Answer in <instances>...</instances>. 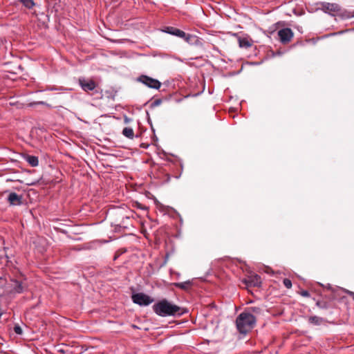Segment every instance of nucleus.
<instances>
[{
    "label": "nucleus",
    "instance_id": "1a4fd4ad",
    "mask_svg": "<svg viewBox=\"0 0 354 354\" xmlns=\"http://www.w3.org/2000/svg\"><path fill=\"white\" fill-rule=\"evenodd\" d=\"M8 201L11 205H19L21 203V196L15 192H11L8 196Z\"/></svg>",
    "mask_w": 354,
    "mask_h": 354
},
{
    "label": "nucleus",
    "instance_id": "5701e85b",
    "mask_svg": "<svg viewBox=\"0 0 354 354\" xmlns=\"http://www.w3.org/2000/svg\"><path fill=\"white\" fill-rule=\"evenodd\" d=\"M258 309L259 308H254V307H252V308H250V310L251 311H252V312H257Z\"/></svg>",
    "mask_w": 354,
    "mask_h": 354
},
{
    "label": "nucleus",
    "instance_id": "39448f33",
    "mask_svg": "<svg viewBox=\"0 0 354 354\" xmlns=\"http://www.w3.org/2000/svg\"><path fill=\"white\" fill-rule=\"evenodd\" d=\"M78 82L82 89L85 92L92 91L97 86V84L91 79L80 77Z\"/></svg>",
    "mask_w": 354,
    "mask_h": 354
},
{
    "label": "nucleus",
    "instance_id": "ddd939ff",
    "mask_svg": "<svg viewBox=\"0 0 354 354\" xmlns=\"http://www.w3.org/2000/svg\"><path fill=\"white\" fill-rule=\"evenodd\" d=\"M122 134L128 138H133L134 136L133 130L129 127H125L122 131Z\"/></svg>",
    "mask_w": 354,
    "mask_h": 354
},
{
    "label": "nucleus",
    "instance_id": "412c9836",
    "mask_svg": "<svg viewBox=\"0 0 354 354\" xmlns=\"http://www.w3.org/2000/svg\"><path fill=\"white\" fill-rule=\"evenodd\" d=\"M193 37H194L193 35H189V34H186V33H185V37H182V38L184 39L187 42H189Z\"/></svg>",
    "mask_w": 354,
    "mask_h": 354
},
{
    "label": "nucleus",
    "instance_id": "393cba45",
    "mask_svg": "<svg viewBox=\"0 0 354 354\" xmlns=\"http://www.w3.org/2000/svg\"><path fill=\"white\" fill-rule=\"evenodd\" d=\"M156 104H160V101H158V100H157V101H156Z\"/></svg>",
    "mask_w": 354,
    "mask_h": 354
},
{
    "label": "nucleus",
    "instance_id": "0eeeda50",
    "mask_svg": "<svg viewBox=\"0 0 354 354\" xmlns=\"http://www.w3.org/2000/svg\"><path fill=\"white\" fill-rule=\"evenodd\" d=\"M322 9L326 13L335 15L340 11V6L337 3L324 2L322 4Z\"/></svg>",
    "mask_w": 354,
    "mask_h": 354
},
{
    "label": "nucleus",
    "instance_id": "9d476101",
    "mask_svg": "<svg viewBox=\"0 0 354 354\" xmlns=\"http://www.w3.org/2000/svg\"><path fill=\"white\" fill-rule=\"evenodd\" d=\"M238 42H239V47L244 48H248L251 47L253 44L252 39L249 37H239Z\"/></svg>",
    "mask_w": 354,
    "mask_h": 354
},
{
    "label": "nucleus",
    "instance_id": "423d86ee",
    "mask_svg": "<svg viewBox=\"0 0 354 354\" xmlns=\"http://www.w3.org/2000/svg\"><path fill=\"white\" fill-rule=\"evenodd\" d=\"M278 36L281 43L286 44L293 37V32L290 28H286L278 31Z\"/></svg>",
    "mask_w": 354,
    "mask_h": 354
},
{
    "label": "nucleus",
    "instance_id": "4be33fe9",
    "mask_svg": "<svg viewBox=\"0 0 354 354\" xmlns=\"http://www.w3.org/2000/svg\"><path fill=\"white\" fill-rule=\"evenodd\" d=\"M300 295L301 296H303V297H308L310 295L309 292L307 291V290H302V291H301Z\"/></svg>",
    "mask_w": 354,
    "mask_h": 354
},
{
    "label": "nucleus",
    "instance_id": "f3484780",
    "mask_svg": "<svg viewBox=\"0 0 354 354\" xmlns=\"http://www.w3.org/2000/svg\"><path fill=\"white\" fill-rule=\"evenodd\" d=\"M309 322L312 324L319 325L322 322V319L317 316H313L309 317Z\"/></svg>",
    "mask_w": 354,
    "mask_h": 354
},
{
    "label": "nucleus",
    "instance_id": "2eb2a0df",
    "mask_svg": "<svg viewBox=\"0 0 354 354\" xmlns=\"http://www.w3.org/2000/svg\"><path fill=\"white\" fill-rule=\"evenodd\" d=\"M24 290V286L22 283L18 281H14V292L17 293H21Z\"/></svg>",
    "mask_w": 354,
    "mask_h": 354
},
{
    "label": "nucleus",
    "instance_id": "b1692460",
    "mask_svg": "<svg viewBox=\"0 0 354 354\" xmlns=\"http://www.w3.org/2000/svg\"><path fill=\"white\" fill-rule=\"evenodd\" d=\"M348 293L353 297V298L354 299V292H351V291H348Z\"/></svg>",
    "mask_w": 354,
    "mask_h": 354
},
{
    "label": "nucleus",
    "instance_id": "dca6fc26",
    "mask_svg": "<svg viewBox=\"0 0 354 354\" xmlns=\"http://www.w3.org/2000/svg\"><path fill=\"white\" fill-rule=\"evenodd\" d=\"M26 8L30 9L32 8L35 3L33 0H19Z\"/></svg>",
    "mask_w": 354,
    "mask_h": 354
},
{
    "label": "nucleus",
    "instance_id": "aec40b11",
    "mask_svg": "<svg viewBox=\"0 0 354 354\" xmlns=\"http://www.w3.org/2000/svg\"><path fill=\"white\" fill-rule=\"evenodd\" d=\"M14 331L15 332V333H17L18 335H21L22 334V329H21V328L19 325L15 326Z\"/></svg>",
    "mask_w": 354,
    "mask_h": 354
},
{
    "label": "nucleus",
    "instance_id": "20e7f679",
    "mask_svg": "<svg viewBox=\"0 0 354 354\" xmlns=\"http://www.w3.org/2000/svg\"><path fill=\"white\" fill-rule=\"evenodd\" d=\"M138 80L151 88L158 89L161 86L158 80L144 75L140 76Z\"/></svg>",
    "mask_w": 354,
    "mask_h": 354
},
{
    "label": "nucleus",
    "instance_id": "f257e3e1",
    "mask_svg": "<svg viewBox=\"0 0 354 354\" xmlns=\"http://www.w3.org/2000/svg\"><path fill=\"white\" fill-rule=\"evenodd\" d=\"M153 310L159 316L168 317L181 315L180 308L167 299H162L153 306Z\"/></svg>",
    "mask_w": 354,
    "mask_h": 354
},
{
    "label": "nucleus",
    "instance_id": "6ab92c4d",
    "mask_svg": "<svg viewBox=\"0 0 354 354\" xmlns=\"http://www.w3.org/2000/svg\"><path fill=\"white\" fill-rule=\"evenodd\" d=\"M35 104H44V105H46V106H48V107H50V106L48 104H47V103H46V102H43V101L31 102V103H30V104H29V106H34V105H35Z\"/></svg>",
    "mask_w": 354,
    "mask_h": 354
},
{
    "label": "nucleus",
    "instance_id": "9b49d317",
    "mask_svg": "<svg viewBox=\"0 0 354 354\" xmlns=\"http://www.w3.org/2000/svg\"><path fill=\"white\" fill-rule=\"evenodd\" d=\"M166 32L180 38L185 37V32L184 31L173 27H167Z\"/></svg>",
    "mask_w": 354,
    "mask_h": 354
},
{
    "label": "nucleus",
    "instance_id": "4468645a",
    "mask_svg": "<svg viewBox=\"0 0 354 354\" xmlns=\"http://www.w3.org/2000/svg\"><path fill=\"white\" fill-rule=\"evenodd\" d=\"M174 285L176 287L179 288L180 289L187 290L191 286V282L189 281H187L185 282L176 283Z\"/></svg>",
    "mask_w": 354,
    "mask_h": 354
},
{
    "label": "nucleus",
    "instance_id": "a878e982",
    "mask_svg": "<svg viewBox=\"0 0 354 354\" xmlns=\"http://www.w3.org/2000/svg\"><path fill=\"white\" fill-rule=\"evenodd\" d=\"M317 305L319 306H321L319 302H317Z\"/></svg>",
    "mask_w": 354,
    "mask_h": 354
},
{
    "label": "nucleus",
    "instance_id": "a211bd4d",
    "mask_svg": "<svg viewBox=\"0 0 354 354\" xmlns=\"http://www.w3.org/2000/svg\"><path fill=\"white\" fill-rule=\"evenodd\" d=\"M283 283L287 288H290L292 287V282L289 279H284L283 281Z\"/></svg>",
    "mask_w": 354,
    "mask_h": 354
},
{
    "label": "nucleus",
    "instance_id": "7ed1b4c3",
    "mask_svg": "<svg viewBox=\"0 0 354 354\" xmlns=\"http://www.w3.org/2000/svg\"><path fill=\"white\" fill-rule=\"evenodd\" d=\"M132 300L135 304L140 306H148L153 301V299L145 293H136L133 295Z\"/></svg>",
    "mask_w": 354,
    "mask_h": 354
},
{
    "label": "nucleus",
    "instance_id": "f03ea898",
    "mask_svg": "<svg viewBox=\"0 0 354 354\" xmlns=\"http://www.w3.org/2000/svg\"><path fill=\"white\" fill-rule=\"evenodd\" d=\"M256 321L255 317L250 313H241L236 319L237 330L240 333L246 334L254 327Z\"/></svg>",
    "mask_w": 354,
    "mask_h": 354
},
{
    "label": "nucleus",
    "instance_id": "6e6552de",
    "mask_svg": "<svg viewBox=\"0 0 354 354\" xmlns=\"http://www.w3.org/2000/svg\"><path fill=\"white\" fill-rule=\"evenodd\" d=\"M244 283L248 286H260L261 283V277L258 274H251L245 280Z\"/></svg>",
    "mask_w": 354,
    "mask_h": 354
},
{
    "label": "nucleus",
    "instance_id": "f8f14e48",
    "mask_svg": "<svg viewBox=\"0 0 354 354\" xmlns=\"http://www.w3.org/2000/svg\"><path fill=\"white\" fill-rule=\"evenodd\" d=\"M26 161L32 166L36 167L39 165V160L37 157L34 156H28L26 158Z\"/></svg>",
    "mask_w": 354,
    "mask_h": 354
}]
</instances>
